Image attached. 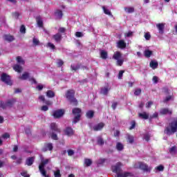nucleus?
I'll return each mask as SVG.
<instances>
[{
	"instance_id": "nucleus-1",
	"label": "nucleus",
	"mask_w": 177,
	"mask_h": 177,
	"mask_svg": "<svg viewBox=\"0 0 177 177\" xmlns=\"http://www.w3.org/2000/svg\"><path fill=\"white\" fill-rule=\"evenodd\" d=\"M177 132V119L169 123L165 128L164 133L167 136H171Z\"/></svg>"
},
{
	"instance_id": "nucleus-2",
	"label": "nucleus",
	"mask_w": 177,
	"mask_h": 177,
	"mask_svg": "<svg viewBox=\"0 0 177 177\" xmlns=\"http://www.w3.org/2000/svg\"><path fill=\"white\" fill-rule=\"evenodd\" d=\"M75 95V91L73 89H69L66 93V97L67 100H69L71 104H73V106H77L78 100H77V98L74 97Z\"/></svg>"
},
{
	"instance_id": "nucleus-3",
	"label": "nucleus",
	"mask_w": 177,
	"mask_h": 177,
	"mask_svg": "<svg viewBox=\"0 0 177 177\" xmlns=\"http://www.w3.org/2000/svg\"><path fill=\"white\" fill-rule=\"evenodd\" d=\"M82 113V110H81L80 108H74L72 109V114L74 115L73 120V124H77V122L80 121Z\"/></svg>"
},
{
	"instance_id": "nucleus-4",
	"label": "nucleus",
	"mask_w": 177,
	"mask_h": 177,
	"mask_svg": "<svg viewBox=\"0 0 177 177\" xmlns=\"http://www.w3.org/2000/svg\"><path fill=\"white\" fill-rule=\"evenodd\" d=\"M16 102V98L8 100L6 103L0 100V107L3 109H6V107H13V104H15Z\"/></svg>"
},
{
	"instance_id": "nucleus-5",
	"label": "nucleus",
	"mask_w": 177,
	"mask_h": 177,
	"mask_svg": "<svg viewBox=\"0 0 177 177\" xmlns=\"http://www.w3.org/2000/svg\"><path fill=\"white\" fill-rule=\"evenodd\" d=\"M1 80L2 82H4L6 84V85H12V80H10V76L6 73H2L1 75Z\"/></svg>"
},
{
	"instance_id": "nucleus-6",
	"label": "nucleus",
	"mask_w": 177,
	"mask_h": 177,
	"mask_svg": "<svg viewBox=\"0 0 177 177\" xmlns=\"http://www.w3.org/2000/svg\"><path fill=\"white\" fill-rule=\"evenodd\" d=\"M121 167H122V163L118 162L115 165L112 166V171L113 172H115V174H117V176L118 177V175H123L124 173H121Z\"/></svg>"
},
{
	"instance_id": "nucleus-7",
	"label": "nucleus",
	"mask_w": 177,
	"mask_h": 177,
	"mask_svg": "<svg viewBox=\"0 0 177 177\" xmlns=\"http://www.w3.org/2000/svg\"><path fill=\"white\" fill-rule=\"evenodd\" d=\"M49 164V159H46L44 160H41V162L39 165V171L43 175H45V165Z\"/></svg>"
},
{
	"instance_id": "nucleus-8",
	"label": "nucleus",
	"mask_w": 177,
	"mask_h": 177,
	"mask_svg": "<svg viewBox=\"0 0 177 177\" xmlns=\"http://www.w3.org/2000/svg\"><path fill=\"white\" fill-rule=\"evenodd\" d=\"M138 167L139 169L144 171V172H150V171H151V167H149L147 164L143 162H138Z\"/></svg>"
},
{
	"instance_id": "nucleus-9",
	"label": "nucleus",
	"mask_w": 177,
	"mask_h": 177,
	"mask_svg": "<svg viewBox=\"0 0 177 177\" xmlns=\"http://www.w3.org/2000/svg\"><path fill=\"white\" fill-rule=\"evenodd\" d=\"M53 115L54 118H62V117L64 115V110L59 109V110L54 111Z\"/></svg>"
},
{
	"instance_id": "nucleus-10",
	"label": "nucleus",
	"mask_w": 177,
	"mask_h": 177,
	"mask_svg": "<svg viewBox=\"0 0 177 177\" xmlns=\"http://www.w3.org/2000/svg\"><path fill=\"white\" fill-rule=\"evenodd\" d=\"M52 151L53 150V144L50 142H46L44 147L42 148V151Z\"/></svg>"
},
{
	"instance_id": "nucleus-11",
	"label": "nucleus",
	"mask_w": 177,
	"mask_h": 177,
	"mask_svg": "<svg viewBox=\"0 0 177 177\" xmlns=\"http://www.w3.org/2000/svg\"><path fill=\"white\" fill-rule=\"evenodd\" d=\"M105 125L106 124L104 122H100L93 127V131H95V132L102 131V129H103V128H104Z\"/></svg>"
},
{
	"instance_id": "nucleus-12",
	"label": "nucleus",
	"mask_w": 177,
	"mask_h": 177,
	"mask_svg": "<svg viewBox=\"0 0 177 177\" xmlns=\"http://www.w3.org/2000/svg\"><path fill=\"white\" fill-rule=\"evenodd\" d=\"M111 89V87L107 84L106 86L101 88L100 93L101 95H104L105 96L109 94V91Z\"/></svg>"
},
{
	"instance_id": "nucleus-13",
	"label": "nucleus",
	"mask_w": 177,
	"mask_h": 177,
	"mask_svg": "<svg viewBox=\"0 0 177 177\" xmlns=\"http://www.w3.org/2000/svg\"><path fill=\"white\" fill-rule=\"evenodd\" d=\"M160 114L161 115H166L167 114H169V115H172V111L169 110L168 108H163L160 110Z\"/></svg>"
},
{
	"instance_id": "nucleus-14",
	"label": "nucleus",
	"mask_w": 177,
	"mask_h": 177,
	"mask_svg": "<svg viewBox=\"0 0 177 177\" xmlns=\"http://www.w3.org/2000/svg\"><path fill=\"white\" fill-rule=\"evenodd\" d=\"M64 132L66 136H73L74 135V130H73V128L71 127H66L64 130Z\"/></svg>"
},
{
	"instance_id": "nucleus-15",
	"label": "nucleus",
	"mask_w": 177,
	"mask_h": 177,
	"mask_svg": "<svg viewBox=\"0 0 177 177\" xmlns=\"http://www.w3.org/2000/svg\"><path fill=\"white\" fill-rule=\"evenodd\" d=\"M53 38L55 41V42H57V44H59L63 37L62 36V33L57 32V34L53 35Z\"/></svg>"
},
{
	"instance_id": "nucleus-16",
	"label": "nucleus",
	"mask_w": 177,
	"mask_h": 177,
	"mask_svg": "<svg viewBox=\"0 0 177 177\" xmlns=\"http://www.w3.org/2000/svg\"><path fill=\"white\" fill-rule=\"evenodd\" d=\"M39 100H40L41 102H43L44 104H46L47 106H52L53 104V102L50 100H45V96L44 95H40L39 97Z\"/></svg>"
},
{
	"instance_id": "nucleus-17",
	"label": "nucleus",
	"mask_w": 177,
	"mask_h": 177,
	"mask_svg": "<svg viewBox=\"0 0 177 177\" xmlns=\"http://www.w3.org/2000/svg\"><path fill=\"white\" fill-rule=\"evenodd\" d=\"M50 129L53 132H56L57 133H60L62 132V130L57 128V124H56V123L50 124Z\"/></svg>"
},
{
	"instance_id": "nucleus-18",
	"label": "nucleus",
	"mask_w": 177,
	"mask_h": 177,
	"mask_svg": "<svg viewBox=\"0 0 177 177\" xmlns=\"http://www.w3.org/2000/svg\"><path fill=\"white\" fill-rule=\"evenodd\" d=\"M117 48H119V49H125L127 48V43L124 40H119L117 42Z\"/></svg>"
},
{
	"instance_id": "nucleus-19",
	"label": "nucleus",
	"mask_w": 177,
	"mask_h": 177,
	"mask_svg": "<svg viewBox=\"0 0 177 177\" xmlns=\"http://www.w3.org/2000/svg\"><path fill=\"white\" fill-rule=\"evenodd\" d=\"M156 27L159 31V34H164V29L165 28V24L160 23L156 24Z\"/></svg>"
},
{
	"instance_id": "nucleus-20",
	"label": "nucleus",
	"mask_w": 177,
	"mask_h": 177,
	"mask_svg": "<svg viewBox=\"0 0 177 177\" xmlns=\"http://www.w3.org/2000/svg\"><path fill=\"white\" fill-rule=\"evenodd\" d=\"M121 57H122V54L121 53V52L116 51L113 54L112 59H113L114 60H118V59H121Z\"/></svg>"
},
{
	"instance_id": "nucleus-21",
	"label": "nucleus",
	"mask_w": 177,
	"mask_h": 177,
	"mask_svg": "<svg viewBox=\"0 0 177 177\" xmlns=\"http://www.w3.org/2000/svg\"><path fill=\"white\" fill-rule=\"evenodd\" d=\"M149 66L152 70H156V68H158V62L151 60L149 63Z\"/></svg>"
},
{
	"instance_id": "nucleus-22",
	"label": "nucleus",
	"mask_w": 177,
	"mask_h": 177,
	"mask_svg": "<svg viewBox=\"0 0 177 177\" xmlns=\"http://www.w3.org/2000/svg\"><path fill=\"white\" fill-rule=\"evenodd\" d=\"M3 38L5 41H7L8 42H12L15 41V37L10 35H4Z\"/></svg>"
},
{
	"instance_id": "nucleus-23",
	"label": "nucleus",
	"mask_w": 177,
	"mask_h": 177,
	"mask_svg": "<svg viewBox=\"0 0 177 177\" xmlns=\"http://www.w3.org/2000/svg\"><path fill=\"white\" fill-rule=\"evenodd\" d=\"M94 116H95V111H93L92 110L88 111L86 113V118H88L89 120L93 118Z\"/></svg>"
},
{
	"instance_id": "nucleus-24",
	"label": "nucleus",
	"mask_w": 177,
	"mask_h": 177,
	"mask_svg": "<svg viewBox=\"0 0 177 177\" xmlns=\"http://www.w3.org/2000/svg\"><path fill=\"white\" fill-rule=\"evenodd\" d=\"M13 70L17 73H21V71H23V67L19 64H16L13 66Z\"/></svg>"
},
{
	"instance_id": "nucleus-25",
	"label": "nucleus",
	"mask_w": 177,
	"mask_h": 177,
	"mask_svg": "<svg viewBox=\"0 0 177 177\" xmlns=\"http://www.w3.org/2000/svg\"><path fill=\"white\" fill-rule=\"evenodd\" d=\"M35 158L34 157H30V158H28L26 160V165H28V167H31V165L32 164H34V160H35Z\"/></svg>"
},
{
	"instance_id": "nucleus-26",
	"label": "nucleus",
	"mask_w": 177,
	"mask_h": 177,
	"mask_svg": "<svg viewBox=\"0 0 177 177\" xmlns=\"http://www.w3.org/2000/svg\"><path fill=\"white\" fill-rule=\"evenodd\" d=\"M108 56H109V54L104 50H102L100 51V57H101V59H103V60H106V59H107Z\"/></svg>"
},
{
	"instance_id": "nucleus-27",
	"label": "nucleus",
	"mask_w": 177,
	"mask_h": 177,
	"mask_svg": "<svg viewBox=\"0 0 177 177\" xmlns=\"http://www.w3.org/2000/svg\"><path fill=\"white\" fill-rule=\"evenodd\" d=\"M81 68V64H77V65L71 64V70L72 71H77V70H80Z\"/></svg>"
},
{
	"instance_id": "nucleus-28",
	"label": "nucleus",
	"mask_w": 177,
	"mask_h": 177,
	"mask_svg": "<svg viewBox=\"0 0 177 177\" xmlns=\"http://www.w3.org/2000/svg\"><path fill=\"white\" fill-rule=\"evenodd\" d=\"M138 116L140 118H142V120H149V114L146 112L140 113Z\"/></svg>"
},
{
	"instance_id": "nucleus-29",
	"label": "nucleus",
	"mask_w": 177,
	"mask_h": 177,
	"mask_svg": "<svg viewBox=\"0 0 177 177\" xmlns=\"http://www.w3.org/2000/svg\"><path fill=\"white\" fill-rule=\"evenodd\" d=\"M29 77H30V73H28V72H25L22 74L21 77H19V80H22L23 81H25Z\"/></svg>"
},
{
	"instance_id": "nucleus-30",
	"label": "nucleus",
	"mask_w": 177,
	"mask_h": 177,
	"mask_svg": "<svg viewBox=\"0 0 177 177\" xmlns=\"http://www.w3.org/2000/svg\"><path fill=\"white\" fill-rule=\"evenodd\" d=\"M127 140L128 143H130V145H132L135 142V137H133V136L129 134L127 135Z\"/></svg>"
},
{
	"instance_id": "nucleus-31",
	"label": "nucleus",
	"mask_w": 177,
	"mask_h": 177,
	"mask_svg": "<svg viewBox=\"0 0 177 177\" xmlns=\"http://www.w3.org/2000/svg\"><path fill=\"white\" fill-rule=\"evenodd\" d=\"M16 60H17V63H18V64H21L22 66L24 65L26 63L24 59H23V57H21V56H17L16 57Z\"/></svg>"
},
{
	"instance_id": "nucleus-32",
	"label": "nucleus",
	"mask_w": 177,
	"mask_h": 177,
	"mask_svg": "<svg viewBox=\"0 0 177 177\" xmlns=\"http://www.w3.org/2000/svg\"><path fill=\"white\" fill-rule=\"evenodd\" d=\"M36 21L37 23V26H39V27H44V21H42L41 16H38L36 17Z\"/></svg>"
},
{
	"instance_id": "nucleus-33",
	"label": "nucleus",
	"mask_w": 177,
	"mask_h": 177,
	"mask_svg": "<svg viewBox=\"0 0 177 177\" xmlns=\"http://www.w3.org/2000/svg\"><path fill=\"white\" fill-rule=\"evenodd\" d=\"M97 144L98 146H103L104 145V140L101 136L97 138Z\"/></svg>"
},
{
	"instance_id": "nucleus-34",
	"label": "nucleus",
	"mask_w": 177,
	"mask_h": 177,
	"mask_svg": "<svg viewBox=\"0 0 177 177\" xmlns=\"http://www.w3.org/2000/svg\"><path fill=\"white\" fill-rule=\"evenodd\" d=\"M116 149L118 151H122L124 150V145H122L121 142H117Z\"/></svg>"
},
{
	"instance_id": "nucleus-35",
	"label": "nucleus",
	"mask_w": 177,
	"mask_h": 177,
	"mask_svg": "<svg viewBox=\"0 0 177 177\" xmlns=\"http://www.w3.org/2000/svg\"><path fill=\"white\" fill-rule=\"evenodd\" d=\"M46 96L49 98L55 97V93L52 90H48L46 91Z\"/></svg>"
},
{
	"instance_id": "nucleus-36",
	"label": "nucleus",
	"mask_w": 177,
	"mask_h": 177,
	"mask_svg": "<svg viewBox=\"0 0 177 177\" xmlns=\"http://www.w3.org/2000/svg\"><path fill=\"white\" fill-rule=\"evenodd\" d=\"M153 55V51L150 50H145L144 52V55L145 57H150Z\"/></svg>"
},
{
	"instance_id": "nucleus-37",
	"label": "nucleus",
	"mask_w": 177,
	"mask_h": 177,
	"mask_svg": "<svg viewBox=\"0 0 177 177\" xmlns=\"http://www.w3.org/2000/svg\"><path fill=\"white\" fill-rule=\"evenodd\" d=\"M55 15L58 17V19H62V17H63V12L62 10H57L55 11Z\"/></svg>"
},
{
	"instance_id": "nucleus-38",
	"label": "nucleus",
	"mask_w": 177,
	"mask_h": 177,
	"mask_svg": "<svg viewBox=\"0 0 177 177\" xmlns=\"http://www.w3.org/2000/svg\"><path fill=\"white\" fill-rule=\"evenodd\" d=\"M124 10L127 13H133V12H135V8L133 7H125Z\"/></svg>"
},
{
	"instance_id": "nucleus-39",
	"label": "nucleus",
	"mask_w": 177,
	"mask_h": 177,
	"mask_svg": "<svg viewBox=\"0 0 177 177\" xmlns=\"http://www.w3.org/2000/svg\"><path fill=\"white\" fill-rule=\"evenodd\" d=\"M84 164L86 167H91V165H92V160L86 158L84 160Z\"/></svg>"
},
{
	"instance_id": "nucleus-40",
	"label": "nucleus",
	"mask_w": 177,
	"mask_h": 177,
	"mask_svg": "<svg viewBox=\"0 0 177 177\" xmlns=\"http://www.w3.org/2000/svg\"><path fill=\"white\" fill-rule=\"evenodd\" d=\"M102 10H104V13L105 15H108V16H111V11L106 8L105 6H102Z\"/></svg>"
},
{
	"instance_id": "nucleus-41",
	"label": "nucleus",
	"mask_w": 177,
	"mask_h": 177,
	"mask_svg": "<svg viewBox=\"0 0 177 177\" xmlns=\"http://www.w3.org/2000/svg\"><path fill=\"white\" fill-rule=\"evenodd\" d=\"M169 153H170V154H175V153H176V146L174 145L169 148Z\"/></svg>"
},
{
	"instance_id": "nucleus-42",
	"label": "nucleus",
	"mask_w": 177,
	"mask_h": 177,
	"mask_svg": "<svg viewBox=\"0 0 177 177\" xmlns=\"http://www.w3.org/2000/svg\"><path fill=\"white\" fill-rule=\"evenodd\" d=\"M46 47L50 48V49H52V50H55V49H56V46H55V44L50 42L47 43Z\"/></svg>"
},
{
	"instance_id": "nucleus-43",
	"label": "nucleus",
	"mask_w": 177,
	"mask_h": 177,
	"mask_svg": "<svg viewBox=\"0 0 177 177\" xmlns=\"http://www.w3.org/2000/svg\"><path fill=\"white\" fill-rule=\"evenodd\" d=\"M116 65L121 66H122V64H124V59L123 58H120L119 59H116Z\"/></svg>"
},
{
	"instance_id": "nucleus-44",
	"label": "nucleus",
	"mask_w": 177,
	"mask_h": 177,
	"mask_svg": "<svg viewBox=\"0 0 177 177\" xmlns=\"http://www.w3.org/2000/svg\"><path fill=\"white\" fill-rule=\"evenodd\" d=\"M32 44L35 46H38V45H39V40L35 37H33Z\"/></svg>"
},
{
	"instance_id": "nucleus-45",
	"label": "nucleus",
	"mask_w": 177,
	"mask_h": 177,
	"mask_svg": "<svg viewBox=\"0 0 177 177\" xmlns=\"http://www.w3.org/2000/svg\"><path fill=\"white\" fill-rule=\"evenodd\" d=\"M54 177H62L60 169H57L55 171H54Z\"/></svg>"
},
{
	"instance_id": "nucleus-46",
	"label": "nucleus",
	"mask_w": 177,
	"mask_h": 177,
	"mask_svg": "<svg viewBox=\"0 0 177 177\" xmlns=\"http://www.w3.org/2000/svg\"><path fill=\"white\" fill-rule=\"evenodd\" d=\"M142 93L141 88H136L134 91L135 96H139Z\"/></svg>"
},
{
	"instance_id": "nucleus-47",
	"label": "nucleus",
	"mask_w": 177,
	"mask_h": 177,
	"mask_svg": "<svg viewBox=\"0 0 177 177\" xmlns=\"http://www.w3.org/2000/svg\"><path fill=\"white\" fill-rule=\"evenodd\" d=\"M64 64V62H63L62 59H57V67L60 68Z\"/></svg>"
},
{
	"instance_id": "nucleus-48",
	"label": "nucleus",
	"mask_w": 177,
	"mask_h": 177,
	"mask_svg": "<svg viewBox=\"0 0 177 177\" xmlns=\"http://www.w3.org/2000/svg\"><path fill=\"white\" fill-rule=\"evenodd\" d=\"M51 138L53 139V140H59V138L57 137V134L55 133V132L52 133Z\"/></svg>"
},
{
	"instance_id": "nucleus-49",
	"label": "nucleus",
	"mask_w": 177,
	"mask_h": 177,
	"mask_svg": "<svg viewBox=\"0 0 177 177\" xmlns=\"http://www.w3.org/2000/svg\"><path fill=\"white\" fill-rule=\"evenodd\" d=\"M128 176H131V173L125 172V173H123V174H118V177H128Z\"/></svg>"
},
{
	"instance_id": "nucleus-50",
	"label": "nucleus",
	"mask_w": 177,
	"mask_h": 177,
	"mask_svg": "<svg viewBox=\"0 0 177 177\" xmlns=\"http://www.w3.org/2000/svg\"><path fill=\"white\" fill-rule=\"evenodd\" d=\"M20 32L21 34H26V26L24 25H21L20 27Z\"/></svg>"
},
{
	"instance_id": "nucleus-51",
	"label": "nucleus",
	"mask_w": 177,
	"mask_h": 177,
	"mask_svg": "<svg viewBox=\"0 0 177 177\" xmlns=\"http://www.w3.org/2000/svg\"><path fill=\"white\" fill-rule=\"evenodd\" d=\"M153 118H158V113L155 112L152 115L149 117V120H151Z\"/></svg>"
},
{
	"instance_id": "nucleus-52",
	"label": "nucleus",
	"mask_w": 177,
	"mask_h": 177,
	"mask_svg": "<svg viewBox=\"0 0 177 177\" xmlns=\"http://www.w3.org/2000/svg\"><path fill=\"white\" fill-rule=\"evenodd\" d=\"M145 38L147 41H149L150 38H151V35H150L149 32H146L145 34Z\"/></svg>"
},
{
	"instance_id": "nucleus-53",
	"label": "nucleus",
	"mask_w": 177,
	"mask_h": 177,
	"mask_svg": "<svg viewBox=\"0 0 177 177\" xmlns=\"http://www.w3.org/2000/svg\"><path fill=\"white\" fill-rule=\"evenodd\" d=\"M124 73H125V71H120L118 73V79L122 80V75H124Z\"/></svg>"
},
{
	"instance_id": "nucleus-54",
	"label": "nucleus",
	"mask_w": 177,
	"mask_h": 177,
	"mask_svg": "<svg viewBox=\"0 0 177 177\" xmlns=\"http://www.w3.org/2000/svg\"><path fill=\"white\" fill-rule=\"evenodd\" d=\"M135 127H136V122H135V120H133L131 122V126L129 127V129L130 130L135 129Z\"/></svg>"
},
{
	"instance_id": "nucleus-55",
	"label": "nucleus",
	"mask_w": 177,
	"mask_h": 177,
	"mask_svg": "<svg viewBox=\"0 0 177 177\" xmlns=\"http://www.w3.org/2000/svg\"><path fill=\"white\" fill-rule=\"evenodd\" d=\"M75 36L77 37V38H81V37H84V34H82V32H76Z\"/></svg>"
},
{
	"instance_id": "nucleus-56",
	"label": "nucleus",
	"mask_w": 177,
	"mask_h": 177,
	"mask_svg": "<svg viewBox=\"0 0 177 177\" xmlns=\"http://www.w3.org/2000/svg\"><path fill=\"white\" fill-rule=\"evenodd\" d=\"M67 153H68V156H74V154H75L74 150H73V149H68L67 151Z\"/></svg>"
},
{
	"instance_id": "nucleus-57",
	"label": "nucleus",
	"mask_w": 177,
	"mask_h": 177,
	"mask_svg": "<svg viewBox=\"0 0 177 177\" xmlns=\"http://www.w3.org/2000/svg\"><path fill=\"white\" fill-rule=\"evenodd\" d=\"M41 111H48L49 110V107L46 105H44L41 108Z\"/></svg>"
},
{
	"instance_id": "nucleus-58",
	"label": "nucleus",
	"mask_w": 177,
	"mask_h": 177,
	"mask_svg": "<svg viewBox=\"0 0 177 177\" xmlns=\"http://www.w3.org/2000/svg\"><path fill=\"white\" fill-rule=\"evenodd\" d=\"M156 169H157L158 171H164V166L160 165L156 167Z\"/></svg>"
},
{
	"instance_id": "nucleus-59",
	"label": "nucleus",
	"mask_w": 177,
	"mask_h": 177,
	"mask_svg": "<svg viewBox=\"0 0 177 177\" xmlns=\"http://www.w3.org/2000/svg\"><path fill=\"white\" fill-rule=\"evenodd\" d=\"M2 138L3 139H9V138H10V135H9V133H5L4 134L2 135Z\"/></svg>"
},
{
	"instance_id": "nucleus-60",
	"label": "nucleus",
	"mask_w": 177,
	"mask_h": 177,
	"mask_svg": "<svg viewBox=\"0 0 177 177\" xmlns=\"http://www.w3.org/2000/svg\"><path fill=\"white\" fill-rule=\"evenodd\" d=\"M144 139H145V140H146V142H149V140H150V135L145 134Z\"/></svg>"
},
{
	"instance_id": "nucleus-61",
	"label": "nucleus",
	"mask_w": 177,
	"mask_h": 177,
	"mask_svg": "<svg viewBox=\"0 0 177 177\" xmlns=\"http://www.w3.org/2000/svg\"><path fill=\"white\" fill-rule=\"evenodd\" d=\"M151 106H153V102L152 101H149L146 104L147 109H150V107H151Z\"/></svg>"
},
{
	"instance_id": "nucleus-62",
	"label": "nucleus",
	"mask_w": 177,
	"mask_h": 177,
	"mask_svg": "<svg viewBox=\"0 0 177 177\" xmlns=\"http://www.w3.org/2000/svg\"><path fill=\"white\" fill-rule=\"evenodd\" d=\"M152 81L154 82V84H158V77L153 76Z\"/></svg>"
},
{
	"instance_id": "nucleus-63",
	"label": "nucleus",
	"mask_w": 177,
	"mask_h": 177,
	"mask_svg": "<svg viewBox=\"0 0 177 177\" xmlns=\"http://www.w3.org/2000/svg\"><path fill=\"white\" fill-rule=\"evenodd\" d=\"M36 89H38L39 91H42L44 89V85L39 84L37 86Z\"/></svg>"
},
{
	"instance_id": "nucleus-64",
	"label": "nucleus",
	"mask_w": 177,
	"mask_h": 177,
	"mask_svg": "<svg viewBox=\"0 0 177 177\" xmlns=\"http://www.w3.org/2000/svg\"><path fill=\"white\" fill-rule=\"evenodd\" d=\"M21 176L24 177H30L29 174H27V171H24L22 173H21Z\"/></svg>"
}]
</instances>
